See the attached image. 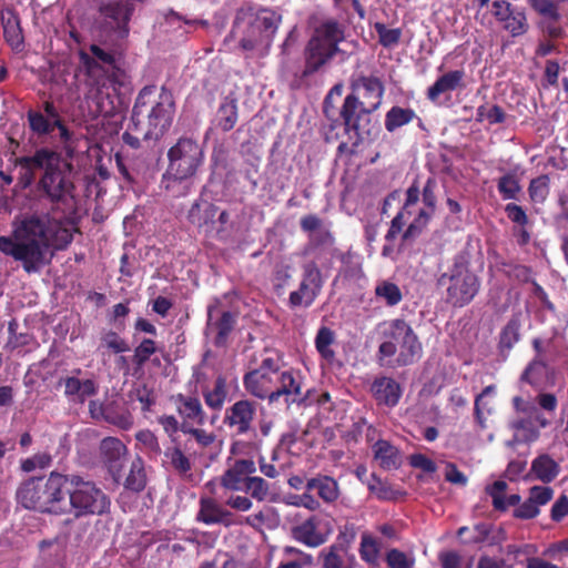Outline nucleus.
Wrapping results in <instances>:
<instances>
[{
  "instance_id": "4be33fe9",
  "label": "nucleus",
  "mask_w": 568,
  "mask_h": 568,
  "mask_svg": "<svg viewBox=\"0 0 568 568\" xmlns=\"http://www.w3.org/2000/svg\"><path fill=\"white\" fill-rule=\"evenodd\" d=\"M100 454L112 478L119 481L128 455L126 446L116 437H105L100 443Z\"/></svg>"
},
{
  "instance_id": "39448f33",
  "label": "nucleus",
  "mask_w": 568,
  "mask_h": 568,
  "mask_svg": "<svg viewBox=\"0 0 568 568\" xmlns=\"http://www.w3.org/2000/svg\"><path fill=\"white\" fill-rule=\"evenodd\" d=\"M67 480V475L58 471H51L48 477H30L19 485L17 503L42 514L65 515Z\"/></svg>"
},
{
  "instance_id": "a878e982",
  "label": "nucleus",
  "mask_w": 568,
  "mask_h": 568,
  "mask_svg": "<svg viewBox=\"0 0 568 568\" xmlns=\"http://www.w3.org/2000/svg\"><path fill=\"white\" fill-rule=\"evenodd\" d=\"M322 568H355L356 557L349 552L348 547L335 542L322 549L318 555Z\"/></svg>"
},
{
  "instance_id": "412c9836",
  "label": "nucleus",
  "mask_w": 568,
  "mask_h": 568,
  "mask_svg": "<svg viewBox=\"0 0 568 568\" xmlns=\"http://www.w3.org/2000/svg\"><path fill=\"white\" fill-rule=\"evenodd\" d=\"M219 483L227 491L248 493V459L227 457L226 469Z\"/></svg>"
},
{
  "instance_id": "423d86ee",
  "label": "nucleus",
  "mask_w": 568,
  "mask_h": 568,
  "mask_svg": "<svg viewBox=\"0 0 568 568\" xmlns=\"http://www.w3.org/2000/svg\"><path fill=\"white\" fill-rule=\"evenodd\" d=\"M379 327H382L383 339L376 354L379 365H385L386 359L395 355L394 366L397 367L412 365L422 357V342L412 325L404 318L384 322Z\"/></svg>"
},
{
  "instance_id": "052dcab7",
  "label": "nucleus",
  "mask_w": 568,
  "mask_h": 568,
  "mask_svg": "<svg viewBox=\"0 0 568 568\" xmlns=\"http://www.w3.org/2000/svg\"><path fill=\"white\" fill-rule=\"evenodd\" d=\"M442 568H471L470 561H465L455 550L443 551L438 555Z\"/></svg>"
},
{
  "instance_id": "bf43d9fd",
  "label": "nucleus",
  "mask_w": 568,
  "mask_h": 568,
  "mask_svg": "<svg viewBox=\"0 0 568 568\" xmlns=\"http://www.w3.org/2000/svg\"><path fill=\"white\" fill-rule=\"evenodd\" d=\"M102 345L114 354H122L130 351V346L124 338H122L116 332L109 331L102 338Z\"/></svg>"
},
{
  "instance_id": "79ce46f5",
  "label": "nucleus",
  "mask_w": 568,
  "mask_h": 568,
  "mask_svg": "<svg viewBox=\"0 0 568 568\" xmlns=\"http://www.w3.org/2000/svg\"><path fill=\"white\" fill-rule=\"evenodd\" d=\"M520 338V321L513 316L499 333L498 348L501 353L509 352Z\"/></svg>"
},
{
  "instance_id": "1a4fd4ad",
  "label": "nucleus",
  "mask_w": 568,
  "mask_h": 568,
  "mask_svg": "<svg viewBox=\"0 0 568 568\" xmlns=\"http://www.w3.org/2000/svg\"><path fill=\"white\" fill-rule=\"evenodd\" d=\"M67 478L65 515L73 514L75 518H80L109 513L110 498L94 481L85 480L79 475H67Z\"/></svg>"
},
{
  "instance_id": "49530a36",
  "label": "nucleus",
  "mask_w": 568,
  "mask_h": 568,
  "mask_svg": "<svg viewBox=\"0 0 568 568\" xmlns=\"http://www.w3.org/2000/svg\"><path fill=\"white\" fill-rule=\"evenodd\" d=\"M507 119L505 110L498 104L484 103L476 110V121L489 125L503 124Z\"/></svg>"
},
{
  "instance_id": "bb28decb",
  "label": "nucleus",
  "mask_w": 568,
  "mask_h": 568,
  "mask_svg": "<svg viewBox=\"0 0 568 568\" xmlns=\"http://www.w3.org/2000/svg\"><path fill=\"white\" fill-rule=\"evenodd\" d=\"M176 412L181 416L183 424L203 426L206 422V415L203 410L200 399L195 396L176 394L173 396Z\"/></svg>"
},
{
  "instance_id": "cd10ccee",
  "label": "nucleus",
  "mask_w": 568,
  "mask_h": 568,
  "mask_svg": "<svg viewBox=\"0 0 568 568\" xmlns=\"http://www.w3.org/2000/svg\"><path fill=\"white\" fill-rule=\"evenodd\" d=\"M375 400L387 407H394L399 403L403 390L400 385L392 377H377L371 386Z\"/></svg>"
},
{
  "instance_id": "e433bc0d",
  "label": "nucleus",
  "mask_w": 568,
  "mask_h": 568,
  "mask_svg": "<svg viewBox=\"0 0 568 568\" xmlns=\"http://www.w3.org/2000/svg\"><path fill=\"white\" fill-rule=\"evenodd\" d=\"M224 423L229 427H236V434L248 430V399L236 402L225 413Z\"/></svg>"
},
{
  "instance_id": "c85d7f7f",
  "label": "nucleus",
  "mask_w": 568,
  "mask_h": 568,
  "mask_svg": "<svg viewBox=\"0 0 568 568\" xmlns=\"http://www.w3.org/2000/svg\"><path fill=\"white\" fill-rule=\"evenodd\" d=\"M282 17L272 9H260L251 22V32L260 33V41L268 44L275 34Z\"/></svg>"
},
{
  "instance_id": "58836bf2",
  "label": "nucleus",
  "mask_w": 568,
  "mask_h": 568,
  "mask_svg": "<svg viewBox=\"0 0 568 568\" xmlns=\"http://www.w3.org/2000/svg\"><path fill=\"white\" fill-rule=\"evenodd\" d=\"M146 481L144 462L140 456H136L134 460H132L130 471L123 483L124 488L133 493H141L144 490Z\"/></svg>"
},
{
  "instance_id": "c9c22d12",
  "label": "nucleus",
  "mask_w": 568,
  "mask_h": 568,
  "mask_svg": "<svg viewBox=\"0 0 568 568\" xmlns=\"http://www.w3.org/2000/svg\"><path fill=\"white\" fill-rule=\"evenodd\" d=\"M415 119H417L419 124H422V119L413 109L394 105L386 112L384 125L387 132L393 133Z\"/></svg>"
},
{
  "instance_id": "09e8293b",
  "label": "nucleus",
  "mask_w": 568,
  "mask_h": 568,
  "mask_svg": "<svg viewBox=\"0 0 568 568\" xmlns=\"http://www.w3.org/2000/svg\"><path fill=\"white\" fill-rule=\"evenodd\" d=\"M237 120L236 105L233 101L222 103L215 114L214 124L223 131L233 129Z\"/></svg>"
},
{
  "instance_id": "393cba45",
  "label": "nucleus",
  "mask_w": 568,
  "mask_h": 568,
  "mask_svg": "<svg viewBox=\"0 0 568 568\" xmlns=\"http://www.w3.org/2000/svg\"><path fill=\"white\" fill-rule=\"evenodd\" d=\"M1 24L7 44L13 52H22L26 44L19 14L13 9H3L1 11Z\"/></svg>"
},
{
  "instance_id": "8fccbe9b",
  "label": "nucleus",
  "mask_w": 568,
  "mask_h": 568,
  "mask_svg": "<svg viewBox=\"0 0 568 568\" xmlns=\"http://www.w3.org/2000/svg\"><path fill=\"white\" fill-rule=\"evenodd\" d=\"M375 296L385 302L387 306H396L403 300L399 286L389 281H382L375 286Z\"/></svg>"
},
{
  "instance_id": "3c124183",
  "label": "nucleus",
  "mask_w": 568,
  "mask_h": 568,
  "mask_svg": "<svg viewBox=\"0 0 568 568\" xmlns=\"http://www.w3.org/2000/svg\"><path fill=\"white\" fill-rule=\"evenodd\" d=\"M497 190L503 200H518L521 192V185L517 176L513 173H506L497 180Z\"/></svg>"
},
{
  "instance_id": "f704fd0d",
  "label": "nucleus",
  "mask_w": 568,
  "mask_h": 568,
  "mask_svg": "<svg viewBox=\"0 0 568 568\" xmlns=\"http://www.w3.org/2000/svg\"><path fill=\"white\" fill-rule=\"evenodd\" d=\"M62 382L64 384V395L67 397L75 396L80 403H83L87 397L94 396L98 393L95 382L90 378L81 381L75 376H69Z\"/></svg>"
},
{
  "instance_id": "c03bdc74",
  "label": "nucleus",
  "mask_w": 568,
  "mask_h": 568,
  "mask_svg": "<svg viewBox=\"0 0 568 568\" xmlns=\"http://www.w3.org/2000/svg\"><path fill=\"white\" fill-rule=\"evenodd\" d=\"M528 195L532 204H544L550 193V178L548 174H541L530 180L528 185Z\"/></svg>"
},
{
  "instance_id": "7c9ffc66",
  "label": "nucleus",
  "mask_w": 568,
  "mask_h": 568,
  "mask_svg": "<svg viewBox=\"0 0 568 568\" xmlns=\"http://www.w3.org/2000/svg\"><path fill=\"white\" fill-rule=\"evenodd\" d=\"M307 491L316 490L318 498L326 504L335 503L341 495L339 485L336 479L327 475H316L306 480Z\"/></svg>"
},
{
  "instance_id": "603ef678",
  "label": "nucleus",
  "mask_w": 568,
  "mask_h": 568,
  "mask_svg": "<svg viewBox=\"0 0 568 568\" xmlns=\"http://www.w3.org/2000/svg\"><path fill=\"white\" fill-rule=\"evenodd\" d=\"M158 351L154 339L143 338L133 351L132 362L138 368H142Z\"/></svg>"
},
{
  "instance_id": "0e129e2a",
  "label": "nucleus",
  "mask_w": 568,
  "mask_h": 568,
  "mask_svg": "<svg viewBox=\"0 0 568 568\" xmlns=\"http://www.w3.org/2000/svg\"><path fill=\"white\" fill-rule=\"evenodd\" d=\"M554 494V489L549 486H532L529 488L528 498L540 509L552 499Z\"/></svg>"
},
{
  "instance_id": "473e14b6",
  "label": "nucleus",
  "mask_w": 568,
  "mask_h": 568,
  "mask_svg": "<svg viewBox=\"0 0 568 568\" xmlns=\"http://www.w3.org/2000/svg\"><path fill=\"white\" fill-rule=\"evenodd\" d=\"M560 465L550 455L541 454L532 459L530 474L544 484L554 481L560 473Z\"/></svg>"
},
{
  "instance_id": "5701e85b",
  "label": "nucleus",
  "mask_w": 568,
  "mask_h": 568,
  "mask_svg": "<svg viewBox=\"0 0 568 568\" xmlns=\"http://www.w3.org/2000/svg\"><path fill=\"white\" fill-rule=\"evenodd\" d=\"M278 362L273 357H265L258 368H251V394L258 398H266L273 385V376H277Z\"/></svg>"
},
{
  "instance_id": "e2e57ef3",
  "label": "nucleus",
  "mask_w": 568,
  "mask_h": 568,
  "mask_svg": "<svg viewBox=\"0 0 568 568\" xmlns=\"http://www.w3.org/2000/svg\"><path fill=\"white\" fill-rule=\"evenodd\" d=\"M135 439L149 452L155 456L162 453L158 437L150 429H142L135 434Z\"/></svg>"
},
{
  "instance_id": "b1692460",
  "label": "nucleus",
  "mask_w": 568,
  "mask_h": 568,
  "mask_svg": "<svg viewBox=\"0 0 568 568\" xmlns=\"http://www.w3.org/2000/svg\"><path fill=\"white\" fill-rule=\"evenodd\" d=\"M42 108L43 113L34 110H29L27 112L29 129L38 136L51 134L52 122L62 119L53 101H44Z\"/></svg>"
},
{
  "instance_id": "f257e3e1",
  "label": "nucleus",
  "mask_w": 568,
  "mask_h": 568,
  "mask_svg": "<svg viewBox=\"0 0 568 568\" xmlns=\"http://www.w3.org/2000/svg\"><path fill=\"white\" fill-rule=\"evenodd\" d=\"M16 164L27 170L22 176L23 185L34 181V171L42 173L36 184L40 197L48 200L52 209L48 213L27 216L14 233V239L0 236V251L21 262L28 274L38 273L50 260V248L63 250L73 240L70 212L60 211L59 204L65 205L73 199L74 183L72 164L49 148H40L32 155L20 156Z\"/></svg>"
},
{
  "instance_id": "37998d69",
  "label": "nucleus",
  "mask_w": 568,
  "mask_h": 568,
  "mask_svg": "<svg viewBox=\"0 0 568 568\" xmlns=\"http://www.w3.org/2000/svg\"><path fill=\"white\" fill-rule=\"evenodd\" d=\"M164 458L172 469L180 475H186L192 469L190 458L182 452V448L178 443L164 450Z\"/></svg>"
},
{
  "instance_id": "ddd939ff",
  "label": "nucleus",
  "mask_w": 568,
  "mask_h": 568,
  "mask_svg": "<svg viewBox=\"0 0 568 568\" xmlns=\"http://www.w3.org/2000/svg\"><path fill=\"white\" fill-rule=\"evenodd\" d=\"M323 286L324 278L318 265L314 261L303 264L300 285L288 296L290 308L311 307L320 296Z\"/></svg>"
},
{
  "instance_id": "2eb2a0df",
  "label": "nucleus",
  "mask_w": 568,
  "mask_h": 568,
  "mask_svg": "<svg viewBox=\"0 0 568 568\" xmlns=\"http://www.w3.org/2000/svg\"><path fill=\"white\" fill-rule=\"evenodd\" d=\"M245 222L246 204L243 201L229 202L225 209L219 207L209 240L227 242L241 231Z\"/></svg>"
},
{
  "instance_id": "0eeeda50",
  "label": "nucleus",
  "mask_w": 568,
  "mask_h": 568,
  "mask_svg": "<svg viewBox=\"0 0 568 568\" xmlns=\"http://www.w3.org/2000/svg\"><path fill=\"white\" fill-rule=\"evenodd\" d=\"M345 39V28L335 19L318 24L304 48L303 77L318 72L335 55L344 53L339 43Z\"/></svg>"
},
{
  "instance_id": "6ab92c4d",
  "label": "nucleus",
  "mask_w": 568,
  "mask_h": 568,
  "mask_svg": "<svg viewBox=\"0 0 568 568\" xmlns=\"http://www.w3.org/2000/svg\"><path fill=\"white\" fill-rule=\"evenodd\" d=\"M291 536L307 547L316 548L326 542L328 534L323 529V518L318 515H311L292 526Z\"/></svg>"
},
{
  "instance_id": "aec40b11",
  "label": "nucleus",
  "mask_w": 568,
  "mask_h": 568,
  "mask_svg": "<svg viewBox=\"0 0 568 568\" xmlns=\"http://www.w3.org/2000/svg\"><path fill=\"white\" fill-rule=\"evenodd\" d=\"M465 77L466 73L464 69L450 70L443 73L428 87L426 98L434 104H439L442 97H445V101L449 100L452 92L466 88Z\"/></svg>"
},
{
  "instance_id": "69168bd1",
  "label": "nucleus",
  "mask_w": 568,
  "mask_h": 568,
  "mask_svg": "<svg viewBox=\"0 0 568 568\" xmlns=\"http://www.w3.org/2000/svg\"><path fill=\"white\" fill-rule=\"evenodd\" d=\"M183 434L191 435L194 437L196 443L202 447H209L215 440V435L213 433H209L202 428H195L190 424H183Z\"/></svg>"
},
{
  "instance_id": "f8f14e48",
  "label": "nucleus",
  "mask_w": 568,
  "mask_h": 568,
  "mask_svg": "<svg viewBox=\"0 0 568 568\" xmlns=\"http://www.w3.org/2000/svg\"><path fill=\"white\" fill-rule=\"evenodd\" d=\"M89 85L85 99L93 116H108L115 110L114 98L116 87L122 84L121 78L109 77L87 78Z\"/></svg>"
},
{
  "instance_id": "7ed1b4c3",
  "label": "nucleus",
  "mask_w": 568,
  "mask_h": 568,
  "mask_svg": "<svg viewBox=\"0 0 568 568\" xmlns=\"http://www.w3.org/2000/svg\"><path fill=\"white\" fill-rule=\"evenodd\" d=\"M174 106L172 94L164 88L158 93L155 85L144 87L135 99L131 123L122 134L123 142L139 149L143 142L159 141L172 124Z\"/></svg>"
},
{
  "instance_id": "20e7f679",
  "label": "nucleus",
  "mask_w": 568,
  "mask_h": 568,
  "mask_svg": "<svg viewBox=\"0 0 568 568\" xmlns=\"http://www.w3.org/2000/svg\"><path fill=\"white\" fill-rule=\"evenodd\" d=\"M166 158L168 165L161 176L160 189L173 199L189 195L193 180L204 163L203 146L191 136H181L169 148Z\"/></svg>"
},
{
  "instance_id": "5fc2aeb1",
  "label": "nucleus",
  "mask_w": 568,
  "mask_h": 568,
  "mask_svg": "<svg viewBox=\"0 0 568 568\" xmlns=\"http://www.w3.org/2000/svg\"><path fill=\"white\" fill-rule=\"evenodd\" d=\"M359 555L367 564H375L378 559L379 545L368 532H364L361 537Z\"/></svg>"
},
{
  "instance_id": "2f4dec72",
  "label": "nucleus",
  "mask_w": 568,
  "mask_h": 568,
  "mask_svg": "<svg viewBox=\"0 0 568 568\" xmlns=\"http://www.w3.org/2000/svg\"><path fill=\"white\" fill-rule=\"evenodd\" d=\"M231 514L225 510L215 499L211 497H202L200 499V509L196 520L206 525L224 524L230 525Z\"/></svg>"
},
{
  "instance_id": "72a5a7b5",
  "label": "nucleus",
  "mask_w": 568,
  "mask_h": 568,
  "mask_svg": "<svg viewBox=\"0 0 568 568\" xmlns=\"http://www.w3.org/2000/svg\"><path fill=\"white\" fill-rule=\"evenodd\" d=\"M507 483L504 480H496L486 487V494L491 497L493 507L498 511H506L509 506H519L521 497L518 494L505 496L507 490Z\"/></svg>"
},
{
  "instance_id": "338daca9",
  "label": "nucleus",
  "mask_w": 568,
  "mask_h": 568,
  "mask_svg": "<svg viewBox=\"0 0 568 568\" xmlns=\"http://www.w3.org/2000/svg\"><path fill=\"white\" fill-rule=\"evenodd\" d=\"M158 422L163 427V430L170 437L171 442L175 444L178 432L183 433V422L179 423L178 418L173 415L160 416Z\"/></svg>"
},
{
  "instance_id": "ea45409f",
  "label": "nucleus",
  "mask_w": 568,
  "mask_h": 568,
  "mask_svg": "<svg viewBox=\"0 0 568 568\" xmlns=\"http://www.w3.org/2000/svg\"><path fill=\"white\" fill-rule=\"evenodd\" d=\"M202 394L205 404L210 408L220 410L227 396L226 378L223 375H219L214 382V387L212 389H203Z\"/></svg>"
},
{
  "instance_id": "6e6552de",
  "label": "nucleus",
  "mask_w": 568,
  "mask_h": 568,
  "mask_svg": "<svg viewBox=\"0 0 568 568\" xmlns=\"http://www.w3.org/2000/svg\"><path fill=\"white\" fill-rule=\"evenodd\" d=\"M98 16L92 23V33L101 43H111L115 38H128L129 23L135 10V2L143 0H92Z\"/></svg>"
},
{
  "instance_id": "a18cd8bd",
  "label": "nucleus",
  "mask_w": 568,
  "mask_h": 568,
  "mask_svg": "<svg viewBox=\"0 0 568 568\" xmlns=\"http://www.w3.org/2000/svg\"><path fill=\"white\" fill-rule=\"evenodd\" d=\"M281 387L273 388L271 385L270 394L266 397L271 400H277L281 395H301V384L296 381L290 372H283L280 376Z\"/></svg>"
},
{
  "instance_id": "680f3d73",
  "label": "nucleus",
  "mask_w": 568,
  "mask_h": 568,
  "mask_svg": "<svg viewBox=\"0 0 568 568\" xmlns=\"http://www.w3.org/2000/svg\"><path fill=\"white\" fill-rule=\"evenodd\" d=\"M386 562L389 568H413L415 559L394 548L386 554Z\"/></svg>"
},
{
  "instance_id": "f03ea898",
  "label": "nucleus",
  "mask_w": 568,
  "mask_h": 568,
  "mask_svg": "<svg viewBox=\"0 0 568 568\" xmlns=\"http://www.w3.org/2000/svg\"><path fill=\"white\" fill-rule=\"evenodd\" d=\"M351 92L337 109L329 97L323 101V114L327 123L322 125L325 142L332 143L341 136L343 128L352 144V153L365 141L375 140L381 133L379 121L374 113L381 108L385 85L374 74H357L349 82Z\"/></svg>"
},
{
  "instance_id": "774afa93",
  "label": "nucleus",
  "mask_w": 568,
  "mask_h": 568,
  "mask_svg": "<svg viewBox=\"0 0 568 568\" xmlns=\"http://www.w3.org/2000/svg\"><path fill=\"white\" fill-rule=\"evenodd\" d=\"M505 213L507 217L517 226H527L529 217L523 206L510 202L505 205Z\"/></svg>"
},
{
  "instance_id": "6e6d98bb",
  "label": "nucleus",
  "mask_w": 568,
  "mask_h": 568,
  "mask_svg": "<svg viewBox=\"0 0 568 568\" xmlns=\"http://www.w3.org/2000/svg\"><path fill=\"white\" fill-rule=\"evenodd\" d=\"M374 29L378 34V42L384 48H393L397 45L402 38L399 28L389 29L383 22H376Z\"/></svg>"
},
{
  "instance_id": "a19ab883",
  "label": "nucleus",
  "mask_w": 568,
  "mask_h": 568,
  "mask_svg": "<svg viewBox=\"0 0 568 568\" xmlns=\"http://www.w3.org/2000/svg\"><path fill=\"white\" fill-rule=\"evenodd\" d=\"M493 526L487 523L476 524L473 529L467 526H463L457 530V536L463 539L466 545H477L485 542Z\"/></svg>"
},
{
  "instance_id": "864d4df0",
  "label": "nucleus",
  "mask_w": 568,
  "mask_h": 568,
  "mask_svg": "<svg viewBox=\"0 0 568 568\" xmlns=\"http://www.w3.org/2000/svg\"><path fill=\"white\" fill-rule=\"evenodd\" d=\"M235 323V315L226 311L221 314L220 318L214 324H212L216 331V345H221L226 341L227 336L233 331Z\"/></svg>"
},
{
  "instance_id": "dca6fc26",
  "label": "nucleus",
  "mask_w": 568,
  "mask_h": 568,
  "mask_svg": "<svg viewBox=\"0 0 568 568\" xmlns=\"http://www.w3.org/2000/svg\"><path fill=\"white\" fill-rule=\"evenodd\" d=\"M491 14L513 38L524 36L529 29L525 9L515 7L507 0H494Z\"/></svg>"
},
{
  "instance_id": "4d7b16f0",
  "label": "nucleus",
  "mask_w": 568,
  "mask_h": 568,
  "mask_svg": "<svg viewBox=\"0 0 568 568\" xmlns=\"http://www.w3.org/2000/svg\"><path fill=\"white\" fill-rule=\"evenodd\" d=\"M546 371V363L538 357H535L523 372L520 379L531 386L541 382Z\"/></svg>"
},
{
  "instance_id": "4c0bfd02",
  "label": "nucleus",
  "mask_w": 568,
  "mask_h": 568,
  "mask_svg": "<svg viewBox=\"0 0 568 568\" xmlns=\"http://www.w3.org/2000/svg\"><path fill=\"white\" fill-rule=\"evenodd\" d=\"M336 342L335 332L327 327L321 326L315 336V348L318 352L320 356L325 359L328 364H332L335 361V351L332 346Z\"/></svg>"
},
{
  "instance_id": "9d476101",
  "label": "nucleus",
  "mask_w": 568,
  "mask_h": 568,
  "mask_svg": "<svg viewBox=\"0 0 568 568\" xmlns=\"http://www.w3.org/2000/svg\"><path fill=\"white\" fill-rule=\"evenodd\" d=\"M437 285L445 287V303L454 308L469 305L480 291V278L466 265L455 263L443 273Z\"/></svg>"
},
{
  "instance_id": "4468645a",
  "label": "nucleus",
  "mask_w": 568,
  "mask_h": 568,
  "mask_svg": "<svg viewBox=\"0 0 568 568\" xmlns=\"http://www.w3.org/2000/svg\"><path fill=\"white\" fill-rule=\"evenodd\" d=\"M437 180L433 176H429L420 190L423 207L418 211L415 219L405 229L403 234V242L415 241L427 227L437 210Z\"/></svg>"
},
{
  "instance_id": "c756f323",
  "label": "nucleus",
  "mask_w": 568,
  "mask_h": 568,
  "mask_svg": "<svg viewBox=\"0 0 568 568\" xmlns=\"http://www.w3.org/2000/svg\"><path fill=\"white\" fill-rule=\"evenodd\" d=\"M373 453L378 466L384 470L398 469L403 464L400 450L388 440L378 439L373 445Z\"/></svg>"
},
{
  "instance_id": "de8ad7c7",
  "label": "nucleus",
  "mask_w": 568,
  "mask_h": 568,
  "mask_svg": "<svg viewBox=\"0 0 568 568\" xmlns=\"http://www.w3.org/2000/svg\"><path fill=\"white\" fill-rule=\"evenodd\" d=\"M99 410L105 422L112 424L123 430H129L133 426V416L126 409L116 410L112 407H103L100 405Z\"/></svg>"
},
{
  "instance_id": "f3484780",
  "label": "nucleus",
  "mask_w": 568,
  "mask_h": 568,
  "mask_svg": "<svg viewBox=\"0 0 568 568\" xmlns=\"http://www.w3.org/2000/svg\"><path fill=\"white\" fill-rule=\"evenodd\" d=\"M300 226L308 235V241L304 248L305 254L334 246L335 236L328 227L324 226V222L318 215L307 214L302 216Z\"/></svg>"
},
{
  "instance_id": "a211bd4d",
  "label": "nucleus",
  "mask_w": 568,
  "mask_h": 568,
  "mask_svg": "<svg viewBox=\"0 0 568 568\" xmlns=\"http://www.w3.org/2000/svg\"><path fill=\"white\" fill-rule=\"evenodd\" d=\"M219 213V206L203 197V192L196 199L187 211V222L193 225L199 234L210 239L214 226L215 217Z\"/></svg>"
},
{
  "instance_id": "13d9d810",
  "label": "nucleus",
  "mask_w": 568,
  "mask_h": 568,
  "mask_svg": "<svg viewBox=\"0 0 568 568\" xmlns=\"http://www.w3.org/2000/svg\"><path fill=\"white\" fill-rule=\"evenodd\" d=\"M531 9L547 20L559 21L558 4L554 0H527Z\"/></svg>"
},
{
  "instance_id": "9b49d317",
  "label": "nucleus",
  "mask_w": 568,
  "mask_h": 568,
  "mask_svg": "<svg viewBox=\"0 0 568 568\" xmlns=\"http://www.w3.org/2000/svg\"><path fill=\"white\" fill-rule=\"evenodd\" d=\"M91 36L95 42L89 47V52L79 51V60L87 78H121L124 72L118 63L114 50L109 48L116 45L118 41L124 38H115L113 42L104 44L98 41L92 32Z\"/></svg>"
}]
</instances>
